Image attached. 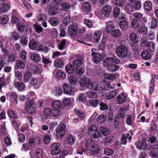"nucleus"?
Instances as JSON below:
<instances>
[{"mask_svg": "<svg viewBox=\"0 0 158 158\" xmlns=\"http://www.w3.org/2000/svg\"><path fill=\"white\" fill-rule=\"evenodd\" d=\"M44 114L45 116L50 117L52 114L51 109L49 108H46L44 110Z\"/></svg>", "mask_w": 158, "mask_h": 158, "instance_id": "4d7b16f0", "label": "nucleus"}, {"mask_svg": "<svg viewBox=\"0 0 158 158\" xmlns=\"http://www.w3.org/2000/svg\"><path fill=\"white\" fill-rule=\"evenodd\" d=\"M90 81V80L89 78H85L81 79L79 82V84L81 87H86L88 88Z\"/></svg>", "mask_w": 158, "mask_h": 158, "instance_id": "f3484780", "label": "nucleus"}, {"mask_svg": "<svg viewBox=\"0 0 158 158\" xmlns=\"http://www.w3.org/2000/svg\"><path fill=\"white\" fill-rule=\"evenodd\" d=\"M106 119V117L105 114H103L100 115L98 118V121L100 123H102L104 122Z\"/></svg>", "mask_w": 158, "mask_h": 158, "instance_id": "bf43d9fd", "label": "nucleus"}, {"mask_svg": "<svg viewBox=\"0 0 158 158\" xmlns=\"http://www.w3.org/2000/svg\"><path fill=\"white\" fill-rule=\"evenodd\" d=\"M88 88L95 90L98 93H101L104 90L102 87L99 86L95 82H92L91 81L88 85Z\"/></svg>", "mask_w": 158, "mask_h": 158, "instance_id": "423d86ee", "label": "nucleus"}, {"mask_svg": "<svg viewBox=\"0 0 158 158\" xmlns=\"http://www.w3.org/2000/svg\"><path fill=\"white\" fill-rule=\"evenodd\" d=\"M82 64V61L79 59H77L75 60L73 62V65L75 69L78 68L80 67Z\"/></svg>", "mask_w": 158, "mask_h": 158, "instance_id": "c03bdc74", "label": "nucleus"}, {"mask_svg": "<svg viewBox=\"0 0 158 158\" xmlns=\"http://www.w3.org/2000/svg\"><path fill=\"white\" fill-rule=\"evenodd\" d=\"M87 96L90 98H96L98 97V94L95 92L89 90L86 92Z\"/></svg>", "mask_w": 158, "mask_h": 158, "instance_id": "58836bf2", "label": "nucleus"}, {"mask_svg": "<svg viewBox=\"0 0 158 158\" xmlns=\"http://www.w3.org/2000/svg\"><path fill=\"white\" fill-rule=\"evenodd\" d=\"M120 62V60L116 58H113L109 57L105 58L104 61V65L106 66H108L111 63L118 64Z\"/></svg>", "mask_w": 158, "mask_h": 158, "instance_id": "9d476101", "label": "nucleus"}, {"mask_svg": "<svg viewBox=\"0 0 158 158\" xmlns=\"http://www.w3.org/2000/svg\"><path fill=\"white\" fill-rule=\"evenodd\" d=\"M99 130L102 134L105 136L107 135L110 132L108 129L103 127H101Z\"/></svg>", "mask_w": 158, "mask_h": 158, "instance_id": "37998d69", "label": "nucleus"}, {"mask_svg": "<svg viewBox=\"0 0 158 158\" xmlns=\"http://www.w3.org/2000/svg\"><path fill=\"white\" fill-rule=\"evenodd\" d=\"M16 66L19 69H23L25 67V64L24 63L20 60L16 61Z\"/></svg>", "mask_w": 158, "mask_h": 158, "instance_id": "5fc2aeb1", "label": "nucleus"}, {"mask_svg": "<svg viewBox=\"0 0 158 158\" xmlns=\"http://www.w3.org/2000/svg\"><path fill=\"white\" fill-rule=\"evenodd\" d=\"M68 41L65 39L62 40L58 44V48L61 50L65 49L67 46Z\"/></svg>", "mask_w": 158, "mask_h": 158, "instance_id": "4be33fe9", "label": "nucleus"}, {"mask_svg": "<svg viewBox=\"0 0 158 158\" xmlns=\"http://www.w3.org/2000/svg\"><path fill=\"white\" fill-rule=\"evenodd\" d=\"M84 23L87 27L89 28H91L93 26V23L89 19H85Z\"/></svg>", "mask_w": 158, "mask_h": 158, "instance_id": "69168bd1", "label": "nucleus"}, {"mask_svg": "<svg viewBox=\"0 0 158 158\" xmlns=\"http://www.w3.org/2000/svg\"><path fill=\"white\" fill-rule=\"evenodd\" d=\"M75 141V139L73 136L72 135H69V136L66 140L67 143L70 144H73Z\"/></svg>", "mask_w": 158, "mask_h": 158, "instance_id": "3c124183", "label": "nucleus"}, {"mask_svg": "<svg viewBox=\"0 0 158 158\" xmlns=\"http://www.w3.org/2000/svg\"><path fill=\"white\" fill-rule=\"evenodd\" d=\"M32 77L31 73L28 71L25 73L23 75V81L25 83L29 81Z\"/></svg>", "mask_w": 158, "mask_h": 158, "instance_id": "c756f323", "label": "nucleus"}, {"mask_svg": "<svg viewBox=\"0 0 158 158\" xmlns=\"http://www.w3.org/2000/svg\"><path fill=\"white\" fill-rule=\"evenodd\" d=\"M8 20L9 18L6 15H4L0 17V23L2 24L7 23Z\"/></svg>", "mask_w": 158, "mask_h": 158, "instance_id": "603ef678", "label": "nucleus"}, {"mask_svg": "<svg viewBox=\"0 0 158 158\" xmlns=\"http://www.w3.org/2000/svg\"><path fill=\"white\" fill-rule=\"evenodd\" d=\"M96 49H92L91 50V55L93 56L94 62L96 63H98L101 61L102 59L101 55L99 53L96 52L94 51Z\"/></svg>", "mask_w": 158, "mask_h": 158, "instance_id": "f8f14e48", "label": "nucleus"}, {"mask_svg": "<svg viewBox=\"0 0 158 158\" xmlns=\"http://www.w3.org/2000/svg\"><path fill=\"white\" fill-rule=\"evenodd\" d=\"M28 42V38L26 37L21 36L20 38V42L22 45H27Z\"/></svg>", "mask_w": 158, "mask_h": 158, "instance_id": "0e129e2a", "label": "nucleus"}, {"mask_svg": "<svg viewBox=\"0 0 158 158\" xmlns=\"http://www.w3.org/2000/svg\"><path fill=\"white\" fill-rule=\"evenodd\" d=\"M66 127V125L64 124H60L56 129V136L59 138H61L63 137L65 134V129Z\"/></svg>", "mask_w": 158, "mask_h": 158, "instance_id": "39448f33", "label": "nucleus"}, {"mask_svg": "<svg viewBox=\"0 0 158 158\" xmlns=\"http://www.w3.org/2000/svg\"><path fill=\"white\" fill-rule=\"evenodd\" d=\"M61 105V103L60 101L55 100L52 103V107L53 109H58L60 107Z\"/></svg>", "mask_w": 158, "mask_h": 158, "instance_id": "a18cd8bd", "label": "nucleus"}, {"mask_svg": "<svg viewBox=\"0 0 158 158\" xmlns=\"http://www.w3.org/2000/svg\"><path fill=\"white\" fill-rule=\"evenodd\" d=\"M14 85L19 91H22L25 88L26 85L21 82H16L15 83Z\"/></svg>", "mask_w": 158, "mask_h": 158, "instance_id": "aec40b11", "label": "nucleus"}, {"mask_svg": "<svg viewBox=\"0 0 158 158\" xmlns=\"http://www.w3.org/2000/svg\"><path fill=\"white\" fill-rule=\"evenodd\" d=\"M44 143L46 144H48L50 141V136L48 134H46L43 138Z\"/></svg>", "mask_w": 158, "mask_h": 158, "instance_id": "e2e57ef3", "label": "nucleus"}, {"mask_svg": "<svg viewBox=\"0 0 158 158\" xmlns=\"http://www.w3.org/2000/svg\"><path fill=\"white\" fill-rule=\"evenodd\" d=\"M147 147V144L146 143L145 139H143L140 143L136 146V147L140 150L145 149Z\"/></svg>", "mask_w": 158, "mask_h": 158, "instance_id": "473e14b6", "label": "nucleus"}, {"mask_svg": "<svg viewBox=\"0 0 158 158\" xmlns=\"http://www.w3.org/2000/svg\"><path fill=\"white\" fill-rule=\"evenodd\" d=\"M54 91V94L56 95H61L63 93L62 89L59 87L55 88Z\"/></svg>", "mask_w": 158, "mask_h": 158, "instance_id": "774afa93", "label": "nucleus"}, {"mask_svg": "<svg viewBox=\"0 0 158 158\" xmlns=\"http://www.w3.org/2000/svg\"><path fill=\"white\" fill-rule=\"evenodd\" d=\"M132 4L133 7L137 10H139L141 8V4L140 2L138 1L136 2H134Z\"/></svg>", "mask_w": 158, "mask_h": 158, "instance_id": "13d9d810", "label": "nucleus"}, {"mask_svg": "<svg viewBox=\"0 0 158 158\" xmlns=\"http://www.w3.org/2000/svg\"><path fill=\"white\" fill-rule=\"evenodd\" d=\"M112 8L109 5L104 6L102 9V12L104 16L106 17H108L111 11Z\"/></svg>", "mask_w": 158, "mask_h": 158, "instance_id": "4468645a", "label": "nucleus"}, {"mask_svg": "<svg viewBox=\"0 0 158 158\" xmlns=\"http://www.w3.org/2000/svg\"><path fill=\"white\" fill-rule=\"evenodd\" d=\"M77 100L79 102H84L86 101V97L84 93H80L78 95Z\"/></svg>", "mask_w": 158, "mask_h": 158, "instance_id": "72a5a7b5", "label": "nucleus"}, {"mask_svg": "<svg viewBox=\"0 0 158 158\" xmlns=\"http://www.w3.org/2000/svg\"><path fill=\"white\" fill-rule=\"evenodd\" d=\"M69 81L70 85H75L77 82V78L73 75H70L69 77Z\"/></svg>", "mask_w": 158, "mask_h": 158, "instance_id": "09e8293b", "label": "nucleus"}, {"mask_svg": "<svg viewBox=\"0 0 158 158\" xmlns=\"http://www.w3.org/2000/svg\"><path fill=\"white\" fill-rule=\"evenodd\" d=\"M74 111L81 120H84L85 119V113L81 110H77V109H74Z\"/></svg>", "mask_w": 158, "mask_h": 158, "instance_id": "393cba45", "label": "nucleus"}, {"mask_svg": "<svg viewBox=\"0 0 158 158\" xmlns=\"http://www.w3.org/2000/svg\"><path fill=\"white\" fill-rule=\"evenodd\" d=\"M63 104L66 106H68L70 105L71 102L70 99L68 98H66L62 100Z\"/></svg>", "mask_w": 158, "mask_h": 158, "instance_id": "680f3d73", "label": "nucleus"}, {"mask_svg": "<svg viewBox=\"0 0 158 158\" xmlns=\"http://www.w3.org/2000/svg\"><path fill=\"white\" fill-rule=\"evenodd\" d=\"M40 78H33L31 80L30 83L34 88H38L40 85Z\"/></svg>", "mask_w": 158, "mask_h": 158, "instance_id": "2eb2a0df", "label": "nucleus"}, {"mask_svg": "<svg viewBox=\"0 0 158 158\" xmlns=\"http://www.w3.org/2000/svg\"><path fill=\"white\" fill-rule=\"evenodd\" d=\"M74 69L73 66L70 64H67L65 67L66 71L68 73L70 74H71L74 72Z\"/></svg>", "mask_w": 158, "mask_h": 158, "instance_id": "c9c22d12", "label": "nucleus"}, {"mask_svg": "<svg viewBox=\"0 0 158 158\" xmlns=\"http://www.w3.org/2000/svg\"><path fill=\"white\" fill-rule=\"evenodd\" d=\"M117 94L115 91L112 90L106 93L105 95V98L106 99H111L114 97Z\"/></svg>", "mask_w": 158, "mask_h": 158, "instance_id": "2f4dec72", "label": "nucleus"}, {"mask_svg": "<svg viewBox=\"0 0 158 158\" xmlns=\"http://www.w3.org/2000/svg\"><path fill=\"white\" fill-rule=\"evenodd\" d=\"M60 145L58 143H53L51 146V154L52 155H56L59 154L60 152Z\"/></svg>", "mask_w": 158, "mask_h": 158, "instance_id": "1a4fd4ad", "label": "nucleus"}, {"mask_svg": "<svg viewBox=\"0 0 158 158\" xmlns=\"http://www.w3.org/2000/svg\"><path fill=\"white\" fill-rule=\"evenodd\" d=\"M57 8L54 6L50 7L48 9V14L49 15H55L57 13Z\"/></svg>", "mask_w": 158, "mask_h": 158, "instance_id": "cd10ccee", "label": "nucleus"}, {"mask_svg": "<svg viewBox=\"0 0 158 158\" xmlns=\"http://www.w3.org/2000/svg\"><path fill=\"white\" fill-rule=\"evenodd\" d=\"M37 45V44L35 40L33 39L30 41L28 45L29 48L32 50L35 49Z\"/></svg>", "mask_w": 158, "mask_h": 158, "instance_id": "a19ab883", "label": "nucleus"}, {"mask_svg": "<svg viewBox=\"0 0 158 158\" xmlns=\"http://www.w3.org/2000/svg\"><path fill=\"white\" fill-rule=\"evenodd\" d=\"M56 76L58 78H64L66 77L65 73L61 70L57 71L56 73Z\"/></svg>", "mask_w": 158, "mask_h": 158, "instance_id": "864d4df0", "label": "nucleus"}, {"mask_svg": "<svg viewBox=\"0 0 158 158\" xmlns=\"http://www.w3.org/2000/svg\"><path fill=\"white\" fill-rule=\"evenodd\" d=\"M30 58L35 63H38L41 60V57L40 55L34 52L30 53Z\"/></svg>", "mask_w": 158, "mask_h": 158, "instance_id": "6ab92c4d", "label": "nucleus"}, {"mask_svg": "<svg viewBox=\"0 0 158 158\" xmlns=\"http://www.w3.org/2000/svg\"><path fill=\"white\" fill-rule=\"evenodd\" d=\"M106 23H108L106 27V31L107 33L110 34L111 33L113 29L115 28L114 25L111 23L109 22H106Z\"/></svg>", "mask_w": 158, "mask_h": 158, "instance_id": "a878e982", "label": "nucleus"}, {"mask_svg": "<svg viewBox=\"0 0 158 158\" xmlns=\"http://www.w3.org/2000/svg\"><path fill=\"white\" fill-rule=\"evenodd\" d=\"M84 146L83 150L81 151L77 152V153L82 155L84 153L87 155H94L97 154L99 150L98 145L94 143L93 139H89L86 141Z\"/></svg>", "mask_w": 158, "mask_h": 158, "instance_id": "f257e3e1", "label": "nucleus"}, {"mask_svg": "<svg viewBox=\"0 0 158 158\" xmlns=\"http://www.w3.org/2000/svg\"><path fill=\"white\" fill-rule=\"evenodd\" d=\"M49 22L52 26H56L59 23L58 19L55 17H52L50 18Z\"/></svg>", "mask_w": 158, "mask_h": 158, "instance_id": "7c9ffc66", "label": "nucleus"}, {"mask_svg": "<svg viewBox=\"0 0 158 158\" xmlns=\"http://www.w3.org/2000/svg\"><path fill=\"white\" fill-rule=\"evenodd\" d=\"M26 109L28 113L30 114H33L36 110V104L33 101H29L26 103Z\"/></svg>", "mask_w": 158, "mask_h": 158, "instance_id": "20e7f679", "label": "nucleus"}, {"mask_svg": "<svg viewBox=\"0 0 158 158\" xmlns=\"http://www.w3.org/2000/svg\"><path fill=\"white\" fill-rule=\"evenodd\" d=\"M119 25L122 30H126L128 27V24L126 20H122L119 21Z\"/></svg>", "mask_w": 158, "mask_h": 158, "instance_id": "5701e85b", "label": "nucleus"}, {"mask_svg": "<svg viewBox=\"0 0 158 158\" xmlns=\"http://www.w3.org/2000/svg\"><path fill=\"white\" fill-rule=\"evenodd\" d=\"M141 45L143 46L147 47L151 52L155 51L156 44L152 42H148L146 40H142Z\"/></svg>", "mask_w": 158, "mask_h": 158, "instance_id": "0eeeda50", "label": "nucleus"}, {"mask_svg": "<svg viewBox=\"0 0 158 158\" xmlns=\"http://www.w3.org/2000/svg\"><path fill=\"white\" fill-rule=\"evenodd\" d=\"M131 26L133 28L136 29L139 27L138 26V22L137 19L135 18H134L131 22Z\"/></svg>", "mask_w": 158, "mask_h": 158, "instance_id": "052dcab7", "label": "nucleus"}, {"mask_svg": "<svg viewBox=\"0 0 158 158\" xmlns=\"http://www.w3.org/2000/svg\"><path fill=\"white\" fill-rule=\"evenodd\" d=\"M82 10L84 14H88L91 10L90 4L88 2H84L82 6Z\"/></svg>", "mask_w": 158, "mask_h": 158, "instance_id": "ddd939ff", "label": "nucleus"}, {"mask_svg": "<svg viewBox=\"0 0 158 158\" xmlns=\"http://www.w3.org/2000/svg\"><path fill=\"white\" fill-rule=\"evenodd\" d=\"M77 27L75 25H69L68 28V32L69 35L72 36H76L78 33Z\"/></svg>", "mask_w": 158, "mask_h": 158, "instance_id": "6e6552de", "label": "nucleus"}, {"mask_svg": "<svg viewBox=\"0 0 158 158\" xmlns=\"http://www.w3.org/2000/svg\"><path fill=\"white\" fill-rule=\"evenodd\" d=\"M10 9L8 4L4 3H2L0 6V10L2 12H5L8 11Z\"/></svg>", "mask_w": 158, "mask_h": 158, "instance_id": "f704fd0d", "label": "nucleus"}, {"mask_svg": "<svg viewBox=\"0 0 158 158\" xmlns=\"http://www.w3.org/2000/svg\"><path fill=\"white\" fill-rule=\"evenodd\" d=\"M119 69L118 66L115 64H112L109 67L108 70L110 72H113L117 71Z\"/></svg>", "mask_w": 158, "mask_h": 158, "instance_id": "8fccbe9b", "label": "nucleus"}, {"mask_svg": "<svg viewBox=\"0 0 158 158\" xmlns=\"http://www.w3.org/2000/svg\"><path fill=\"white\" fill-rule=\"evenodd\" d=\"M43 150L40 148H37L35 151L36 158H43Z\"/></svg>", "mask_w": 158, "mask_h": 158, "instance_id": "de8ad7c7", "label": "nucleus"}, {"mask_svg": "<svg viewBox=\"0 0 158 158\" xmlns=\"http://www.w3.org/2000/svg\"><path fill=\"white\" fill-rule=\"evenodd\" d=\"M116 53L118 56L120 58L126 56L128 53L127 48L123 45L118 46L116 49Z\"/></svg>", "mask_w": 158, "mask_h": 158, "instance_id": "7ed1b4c3", "label": "nucleus"}, {"mask_svg": "<svg viewBox=\"0 0 158 158\" xmlns=\"http://www.w3.org/2000/svg\"><path fill=\"white\" fill-rule=\"evenodd\" d=\"M6 131L4 123L0 127V138L2 136H6Z\"/></svg>", "mask_w": 158, "mask_h": 158, "instance_id": "e433bc0d", "label": "nucleus"}, {"mask_svg": "<svg viewBox=\"0 0 158 158\" xmlns=\"http://www.w3.org/2000/svg\"><path fill=\"white\" fill-rule=\"evenodd\" d=\"M143 6L145 10L149 11L152 9V4L150 2L148 1H146L143 4Z\"/></svg>", "mask_w": 158, "mask_h": 158, "instance_id": "ea45409f", "label": "nucleus"}, {"mask_svg": "<svg viewBox=\"0 0 158 158\" xmlns=\"http://www.w3.org/2000/svg\"><path fill=\"white\" fill-rule=\"evenodd\" d=\"M102 34V32L100 31H96L93 34V40L95 43H98L100 39Z\"/></svg>", "mask_w": 158, "mask_h": 158, "instance_id": "dca6fc26", "label": "nucleus"}, {"mask_svg": "<svg viewBox=\"0 0 158 158\" xmlns=\"http://www.w3.org/2000/svg\"><path fill=\"white\" fill-rule=\"evenodd\" d=\"M126 112V110L125 108H120L118 110V113L116 115H118V118H125V115Z\"/></svg>", "mask_w": 158, "mask_h": 158, "instance_id": "b1692460", "label": "nucleus"}, {"mask_svg": "<svg viewBox=\"0 0 158 158\" xmlns=\"http://www.w3.org/2000/svg\"><path fill=\"white\" fill-rule=\"evenodd\" d=\"M110 34L113 36H118L120 35V31L118 29L113 30Z\"/></svg>", "mask_w": 158, "mask_h": 158, "instance_id": "6e6d98bb", "label": "nucleus"}, {"mask_svg": "<svg viewBox=\"0 0 158 158\" xmlns=\"http://www.w3.org/2000/svg\"><path fill=\"white\" fill-rule=\"evenodd\" d=\"M136 30L142 34L146 35L147 32L148 28L144 24H143L141 27H138L136 29Z\"/></svg>", "mask_w": 158, "mask_h": 158, "instance_id": "412c9836", "label": "nucleus"}, {"mask_svg": "<svg viewBox=\"0 0 158 158\" xmlns=\"http://www.w3.org/2000/svg\"><path fill=\"white\" fill-rule=\"evenodd\" d=\"M88 134L94 139H98L101 136V135L97 127L94 125L90 126L88 128Z\"/></svg>", "mask_w": 158, "mask_h": 158, "instance_id": "f03ea898", "label": "nucleus"}, {"mask_svg": "<svg viewBox=\"0 0 158 158\" xmlns=\"http://www.w3.org/2000/svg\"><path fill=\"white\" fill-rule=\"evenodd\" d=\"M141 55L142 58L145 59H149L151 57V54L147 50L143 51L141 52Z\"/></svg>", "mask_w": 158, "mask_h": 158, "instance_id": "c85d7f7f", "label": "nucleus"}, {"mask_svg": "<svg viewBox=\"0 0 158 158\" xmlns=\"http://www.w3.org/2000/svg\"><path fill=\"white\" fill-rule=\"evenodd\" d=\"M34 27L36 31L38 33H40L41 32L43 29L42 27L40 25L35 24L34 25Z\"/></svg>", "mask_w": 158, "mask_h": 158, "instance_id": "338daca9", "label": "nucleus"}, {"mask_svg": "<svg viewBox=\"0 0 158 158\" xmlns=\"http://www.w3.org/2000/svg\"><path fill=\"white\" fill-rule=\"evenodd\" d=\"M37 20L39 21L46 20L47 19V15L44 13H42L39 15L37 17Z\"/></svg>", "mask_w": 158, "mask_h": 158, "instance_id": "49530a36", "label": "nucleus"}, {"mask_svg": "<svg viewBox=\"0 0 158 158\" xmlns=\"http://www.w3.org/2000/svg\"><path fill=\"white\" fill-rule=\"evenodd\" d=\"M54 64L56 67L61 68L64 65V60L62 58H58L55 60Z\"/></svg>", "mask_w": 158, "mask_h": 158, "instance_id": "bb28decb", "label": "nucleus"}, {"mask_svg": "<svg viewBox=\"0 0 158 158\" xmlns=\"http://www.w3.org/2000/svg\"><path fill=\"white\" fill-rule=\"evenodd\" d=\"M116 99L118 104H122L125 102L126 97L123 93H121L117 96Z\"/></svg>", "mask_w": 158, "mask_h": 158, "instance_id": "a211bd4d", "label": "nucleus"}, {"mask_svg": "<svg viewBox=\"0 0 158 158\" xmlns=\"http://www.w3.org/2000/svg\"><path fill=\"white\" fill-rule=\"evenodd\" d=\"M63 88L65 94L70 95H73L75 92H73V88L67 84H64L63 85Z\"/></svg>", "mask_w": 158, "mask_h": 158, "instance_id": "9b49d317", "label": "nucleus"}, {"mask_svg": "<svg viewBox=\"0 0 158 158\" xmlns=\"http://www.w3.org/2000/svg\"><path fill=\"white\" fill-rule=\"evenodd\" d=\"M60 114L61 112L59 109H53V110L52 112L51 116L53 117L54 119H56L60 116Z\"/></svg>", "mask_w": 158, "mask_h": 158, "instance_id": "4c0bfd02", "label": "nucleus"}, {"mask_svg": "<svg viewBox=\"0 0 158 158\" xmlns=\"http://www.w3.org/2000/svg\"><path fill=\"white\" fill-rule=\"evenodd\" d=\"M37 50L39 51L46 53L48 51V48L45 46H44L42 45H40L37 47Z\"/></svg>", "mask_w": 158, "mask_h": 158, "instance_id": "79ce46f5", "label": "nucleus"}]
</instances>
